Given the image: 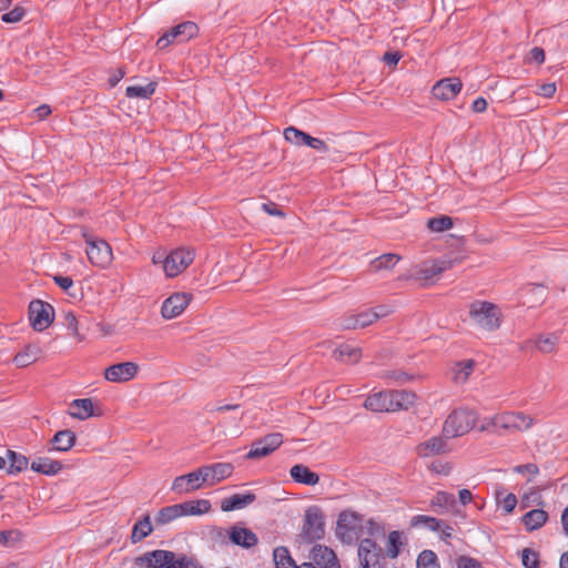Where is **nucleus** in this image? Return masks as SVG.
<instances>
[{
    "instance_id": "f257e3e1",
    "label": "nucleus",
    "mask_w": 568,
    "mask_h": 568,
    "mask_svg": "<svg viewBox=\"0 0 568 568\" xmlns=\"http://www.w3.org/2000/svg\"><path fill=\"white\" fill-rule=\"evenodd\" d=\"M469 320L481 331L494 332L500 327L503 313L500 308L487 301H474L469 304Z\"/></svg>"
},
{
    "instance_id": "f03ea898",
    "label": "nucleus",
    "mask_w": 568,
    "mask_h": 568,
    "mask_svg": "<svg viewBox=\"0 0 568 568\" xmlns=\"http://www.w3.org/2000/svg\"><path fill=\"white\" fill-rule=\"evenodd\" d=\"M477 418V413L466 407L453 410L444 422V437L456 438L464 436L475 427Z\"/></svg>"
},
{
    "instance_id": "7ed1b4c3",
    "label": "nucleus",
    "mask_w": 568,
    "mask_h": 568,
    "mask_svg": "<svg viewBox=\"0 0 568 568\" xmlns=\"http://www.w3.org/2000/svg\"><path fill=\"white\" fill-rule=\"evenodd\" d=\"M140 565L148 568H192L193 562L185 556H176L170 550H153L138 558Z\"/></svg>"
},
{
    "instance_id": "20e7f679",
    "label": "nucleus",
    "mask_w": 568,
    "mask_h": 568,
    "mask_svg": "<svg viewBox=\"0 0 568 568\" xmlns=\"http://www.w3.org/2000/svg\"><path fill=\"white\" fill-rule=\"evenodd\" d=\"M532 418L521 412H505L493 416L495 434L506 435L524 432L531 427Z\"/></svg>"
},
{
    "instance_id": "39448f33",
    "label": "nucleus",
    "mask_w": 568,
    "mask_h": 568,
    "mask_svg": "<svg viewBox=\"0 0 568 568\" xmlns=\"http://www.w3.org/2000/svg\"><path fill=\"white\" fill-rule=\"evenodd\" d=\"M82 236L87 243L85 253L88 255L89 261L98 267H106L111 264L113 260L112 248L102 239H97L90 235L87 230H83Z\"/></svg>"
},
{
    "instance_id": "423d86ee",
    "label": "nucleus",
    "mask_w": 568,
    "mask_h": 568,
    "mask_svg": "<svg viewBox=\"0 0 568 568\" xmlns=\"http://www.w3.org/2000/svg\"><path fill=\"white\" fill-rule=\"evenodd\" d=\"M452 266L453 260L446 256L436 260H427L414 265L408 277L426 283L446 270L452 268Z\"/></svg>"
},
{
    "instance_id": "0eeeda50",
    "label": "nucleus",
    "mask_w": 568,
    "mask_h": 568,
    "mask_svg": "<svg viewBox=\"0 0 568 568\" xmlns=\"http://www.w3.org/2000/svg\"><path fill=\"white\" fill-rule=\"evenodd\" d=\"M362 531V518L358 514L345 510L338 516L336 535L345 542L357 540Z\"/></svg>"
},
{
    "instance_id": "6e6552de",
    "label": "nucleus",
    "mask_w": 568,
    "mask_h": 568,
    "mask_svg": "<svg viewBox=\"0 0 568 568\" xmlns=\"http://www.w3.org/2000/svg\"><path fill=\"white\" fill-rule=\"evenodd\" d=\"M199 27L192 21H184L166 31L156 42L159 49H165L173 42H185L196 37Z\"/></svg>"
},
{
    "instance_id": "1a4fd4ad",
    "label": "nucleus",
    "mask_w": 568,
    "mask_h": 568,
    "mask_svg": "<svg viewBox=\"0 0 568 568\" xmlns=\"http://www.w3.org/2000/svg\"><path fill=\"white\" fill-rule=\"evenodd\" d=\"M54 318L53 307L45 302L34 300L29 305V320L33 329L42 332Z\"/></svg>"
},
{
    "instance_id": "9d476101",
    "label": "nucleus",
    "mask_w": 568,
    "mask_h": 568,
    "mask_svg": "<svg viewBox=\"0 0 568 568\" xmlns=\"http://www.w3.org/2000/svg\"><path fill=\"white\" fill-rule=\"evenodd\" d=\"M194 253L184 247L171 251L166 255L164 273L168 277L181 274L193 262Z\"/></svg>"
},
{
    "instance_id": "9b49d317",
    "label": "nucleus",
    "mask_w": 568,
    "mask_h": 568,
    "mask_svg": "<svg viewBox=\"0 0 568 568\" xmlns=\"http://www.w3.org/2000/svg\"><path fill=\"white\" fill-rule=\"evenodd\" d=\"M283 444V435L281 433H271L252 443L247 459H258L266 457L275 452Z\"/></svg>"
},
{
    "instance_id": "f8f14e48",
    "label": "nucleus",
    "mask_w": 568,
    "mask_h": 568,
    "mask_svg": "<svg viewBox=\"0 0 568 568\" xmlns=\"http://www.w3.org/2000/svg\"><path fill=\"white\" fill-rule=\"evenodd\" d=\"M303 536L308 541L321 539L324 536L323 514L317 506H312L305 511Z\"/></svg>"
},
{
    "instance_id": "ddd939ff",
    "label": "nucleus",
    "mask_w": 568,
    "mask_h": 568,
    "mask_svg": "<svg viewBox=\"0 0 568 568\" xmlns=\"http://www.w3.org/2000/svg\"><path fill=\"white\" fill-rule=\"evenodd\" d=\"M303 568H341L335 552L323 545L312 548L310 561L303 564Z\"/></svg>"
},
{
    "instance_id": "4468645a",
    "label": "nucleus",
    "mask_w": 568,
    "mask_h": 568,
    "mask_svg": "<svg viewBox=\"0 0 568 568\" xmlns=\"http://www.w3.org/2000/svg\"><path fill=\"white\" fill-rule=\"evenodd\" d=\"M381 556L382 549L374 540L365 538L361 541L358 546V558L362 568H381Z\"/></svg>"
},
{
    "instance_id": "2eb2a0df",
    "label": "nucleus",
    "mask_w": 568,
    "mask_h": 568,
    "mask_svg": "<svg viewBox=\"0 0 568 568\" xmlns=\"http://www.w3.org/2000/svg\"><path fill=\"white\" fill-rule=\"evenodd\" d=\"M139 372L138 364L123 362L109 366L104 371V377L112 383H125L134 378Z\"/></svg>"
},
{
    "instance_id": "dca6fc26",
    "label": "nucleus",
    "mask_w": 568,
    "mask_h": 568,
    "mask_svg": "<svg viewBox=\"0 0 568 568\" xmlns=\"http://www.w3.org/2000/svg\"><path fill=\"white\" fill-rule=\"evenodd\" d=\"M192 295L189 293H174L168 297L161 307V314L164 318L171 320L178 317L183 313L185 307L189 305Z\"/></svg>"
},
{
    "instance_id": "f3484780",
    "label": "nucleus",
    "mask_w": 568,
    "mask_h": 568,
    "mask_svg": "<svg viewBox=\"0 0 568 568\" xmlns=\"http://www.w3.org/2000/svg\"><path fill=\"white\" fill-rule=\"evenodd\" d=\"M462 88L463 83L459 78H445L434 84L432 93L438 100L449 101L456 98Z\"/></svg>"
},
{
    "instance_id": "a211bd4d",
    "label": "nucleus",
    "mask_w": 568,
    "mask_h": 568,
    "mask_svg": "<svg viewBox=\"0 0 568 568\" xmlns=\"http://www.w3.org/2000/svg\"><path fill=\"white\" fill-rule=\"evenodd\" d=\"M364 407L375 413H390L395 412L392 405L390 392L384 390L369 395L365 402Z\"/></svg>"
},
{
    "instance_id": "6ab92c4d",
    "label": "nucleus",
    "mask_w": 568,
    "mask_h": 568,
    "mask_svg": "<svg viewBox=\"0 0 568 568\" xmlns=\"http://www.w3.org/2000/svg\"><path fill=\"white\" fill-rule=\"evenodd\" d=\"M229 536L234 545L243 548L254 547L258 541L257 536L251 529L239 525L231 527Z\"/></svg>"
},
{
    "instance_id": "aec40b11",
    "label": "nucleus",
    "mask_w": 568,
    "mask_h": 568,
    "mask_svg": "<svg viewBox=\"0 0 568 568\" xmlns=\"http://www.w3.org/2000/svg\"><path fill=\"white\" fill-rule=\"evenodd\" d=\"M446 452V442L439 436H434L416 446V453L422 458L444 454Z\"/></svg>"
},
{
    "instance_id": "412c9836",
    "label": "nucleus",
    "mask_w": 568,
    "mask_h": 568,
    "mask_svg": "<svg viewBox=\"0 0 568 568\" xmlns=\"http://www.w3.org/2000/svg\"><path fill=\"white\" fill-rule=\"evenodd\" d=\"M201 487L200 477L196 470L186 475L178 476L172 483V490L178 494L194 491Z\"/></svg>"
},
{
    "instance_id": "4be33fe9",
    "label": "nucleus",
    "mask_w": 568,
    "mask_h": 568,
    "mask_svg": "<svg viewBox=\"0 0 568 568\" xmlns=\"http://www.w3.org/2000/svg\"><path fill=\"white\" fill-rule=\"evenodd\" d=\"M77 437L75 434L70 429L59 430L54 434L51 439V447L48 449L49 452H60L64 453L70 450L75 444Z\"/></svg>"
},
{
    "instance_id": "5701e85b",
    "label": "nucleus",
    "mask_w": 568,
    "mask_h": 568,
    "mask_svg": "<svg viewBox=\"0 0 568 568\" xmlns=\"http://www.w3.org/2000/svg\"><path fill=\"white\" fill-rule=\"evenodd\" d=\"M256 499V496L252 491L245 494H235L231 497L224 498L221 503V509L223 511H232L236 509L245 508Z\"/></svg>"
},
{
    "instance_id": "b1692460",
    "label": "nucleus",
    "mask_w": 568,
    "mask_h": 568,
    "mask_svg": "<svg viewBox=\"0 0 568 568\" xmlns=\"http://www.w3.org/2000/svg\"><path fill=\"white\" fill-rule=\"evenodd\" d=\"M42 355V348L38 344L26 345L14 357L13 363L18 367H27L38 361Z\"/></svg>"
},
{
    "instance_id": "393cba45",
    "label": "nucleus",
    "mask_w": 568,
    "mask_h": 568,
    "mask_svg": "<svg viewBox=\"0 0 568 568\" xmlns=\"http://www.w3.org/2000/svg\"><path fill=\"white\" fill-rule=\"evenodd\" d=\"M62 463L49 457H37L31 463V470L45 475L54 476L62 469Z\"/></svg>"
},
{
    "instance_id": "a878e982",
    "label": "nucleus",
    "mask_w": 568,
    "mask_h": 568,
    "mask_svg": "<svg viewBox=\"0 0 568 568\" xmlns=\"http://www.w3.org/2000/svg\"><path fill=\"white\" fill-rule=\"evenodd\" d=\"M290 475L294 481L307 486H314L320 481V476L302 464L294 465L290 470Z\"/></svg>"
},
{
    "instance_id": "bb28decb",
    "label": "nucleus",
    "mask_w": 568,
    "mask_h": 568,
    "mask_svg": "<svg viewBox=\"0 0 568 568\" xmlns=\"http://www.w3.org/2000/svg\"><path fill=\"white\" fill-rule=\"evenodd\" d=\"M70 416L80 420L88 419L95 415L94 405L91 398L74 399L70 404Z\"/></svg>"
},
{
    "instance_id": "cd10ccee",
    "label": "nucleus",
    "mask_w": 568,
    "mask_h": 568,
    "mask_svg": "<svg viewBox=\"0 0 568 568\" xmlns=\"http://www.w3.org/2000/svg\"><path fill=\"white\" fill-rule=\"evenodd\" d=\"M376 321V315H374L372 310H366L363 312H359L356 315L348 316L345 320L344 327L347 329H356V328H364L366 326H369Z\"/></svg>"
},
{
    "instance_id": "c85d7f7f",
    "label": "nucleus",
    "mask_w": 568,
    "mask_h": 568,
    "mask_svg": "<svg viewBox=\"0 0 568 568\" xmlns=\"http://www.w3.org/2000/svg\"><path fill=\"white\" fill-rule=\"evenodd\" d=\"M392 405L394 406V410H407L409 409L416 400V395L412 392L407 390H389Z\"/></svg>"
},
{
    "instance_id": "c756f323",
    "label": "nucleus",
    "mask_w": 568,
    "mask_h": 568,
    "mask_svg": "<svg viewBox=\"0 0 568 568\" xmlns=\"http://www.w3.org/2000/svg\"><path fill=\"white\" fill-rule=\"evenodd\" d=\"M152 531L153 526L151 523V517L145 515L142 519L134 524L131 532V540L133 544H136L150 536Z\"/></svg>"
},
{
    "instance_id": "7c9ffc66",
    "label": "nucleus",
    "mask_w": 568,
    "mask_h": 568,
    "mask_svg": "<svg viewBox=\"0 0 568 568\" xmlns=\"http://www.w3.org/2000/svg\"><path fill=\"white\" fill-rule=\"evenodd\" d=\"M474 367L475 362L473 359H466L456 363L452 369L454 382L456 384H464L465 382H467V379L474 372Z\"/></svg>"
},
{
    "instance_id": "2f4dec72",
    "label": "nucleus",
    "mask_w": 568,
    "mask_h": 568,
    "mask_svg": "<svg viewBox=\"0 0 568 568\" xmlns=\"http://www.w3.org/2000/svg\"><path fill=\"white\" fill-rule=\"evenodd\" d=\"M183 514H182V508H181V505L180 504H175V505H171V506H166V507H163L161 508L158 514L155 515V524L156 525H166V524H170L171 521L182 517Z\"/></svg>"
},
{
    "instance_id": "473e14b6",
    "label": "nucleus",
    "mask_w": 568,
    "mask_h": 568,
    "mask_svg": "<svg viewBox=\"0 0 568 568\" xmlns=\"http://www.w3.org/2000/svg\"><path fill=\"white\" fill-rule=\"evenodd\" d=\"M156 89V82L151 81L144 85L134 84L129 85L125 90V95L130 99H150Z\"/></svg>"
},
{
    "instance_id": "72a5a7b5",
    "label": "nucleus",
    "mask_w": 568,
    "mask_h": 568,
    "mask_svg": "<svg viewBox=\"0 0 568 568\" xmlns=\"http://www.w3.org/2000/svg\"><path fill=\"white\" fill-rule=\"evenodd\" d=\"M180 505L183 516L203 515L211 509V503L206 499L190 500Z\"/></svg>"
},
{
    "instance_id": "f704fd0d",
    "label": "nucleus",
    "mask_w": 568,
    "mask_h": 568,
    "mask_svg": "<svg viewBox=\"0 0 568 568\" xmlns=\"http://www.w3.org/2000/svg\"><path fill=\"white\" fill-rule=\"evenodd\" d=\"M548 514L544 509H532L523 516V523L528 530H535L545 525Z\"/></svg>"
},
{
    "instance_id": "c9c22d12",
    "label": "nucleus",
    "mask_w": 568,
    "mask_h": 568,
    "mask_svg": "<svg viewBox=\"0 0 568 568\" xmlns=\"http://www.w3.org/2000/svg\"><path fill=\"white\" fill-rule=\"evenodd\" d=\"M334 356L346 363L355 364L361 359V349L351 345L342 344L334 351Z\"/></svg>"
},
{
    "instance_id": "e433bc0d",
    "label": "nucleus",
    "mask_w": 568,
    "mask_h": 568,
    "mask_svg": "<svg viewBox=\"0 0 568 568\" xmlns=\"http://www.w3.org/2000/svg\"><path fill=\"white\" fill-rule=\"evenodd\" d=\"M273 560L276 568H303L297 566L286 547H276L273 551Z\"/></svg>"
},
{
    "instance_id": "4c0bfd02",
    "label": "nucleus",
    "mask_w": 568,
    "mask_h": 568,
    "mask_svg": "<svg viewBox=\"0 0 568 568\" xmlns=\"http://www.w3.org/2000/svg\"><path fill=\"white\" fill-rule=\"evenodd\" d=\"M413 527H423L432 531H439L444 527V521L426 515H416L412 518Z\"/></svg>"
},
{
    "instance_id": "58836bf2",
    "label": "nucleus",
    "mask_w": 568,
    "mask_h": 568,
    "mask_svg": "<svg viewBox=\"0 0 568 568\" xmlns=\"http://www.w3.org/2000/svg\"><path fill=\"white\" fill-rule=\"evenodd\" d=\"M7 457L10 462V466L8 469L9 474H18L27 469L29 465V459L24 455L16 453L13 450H8Z\"/></svg>"
},
{
    "instance_id": "ea45409f",
    "label": "nucleus",
    "mask_w": 568,
    "mask_h": 568,
    "mask_svg": "<svg viewBox=\"0 0 568 568\" xmlns=\"http://www.w3.org/2000/svg\"><path fill=\"white\" fill-rule=\"evenodd\" d=\"M399 260L400 256L397 254L386 253L375 258L372 262V267L375 271L392 268L398 263Z\"/></svg>"
},
{
    "instance_id": "a19ab883",
    "label": "nucleus",
    "mask_w": 568,
    "mask_h": 568,
    "mask_svg": "<svg viewBox=\"0 0 568 568\" xmlns=\"http://www.w3.org/2000/svg\"><path fill=\"white\" fill-rule=\"evenodd\" d=\"M402 545V532L397 530L390 531L386 545L387 556L392 559L396 558L399 555Z\"/></svg>"
},
{
    "instance_id": "79ce46f5",
    "label": "nucleus",
    "mask_w": 568,
    "mask_h": 568,
    "mask_svg": "<svg viewBox=\"0 0 568 568\" xmlns=\"http://www.w3.org/2000/svg\"><path fill=\"white\" fill-rule=\"evenodd\" d=\"M213 483L217 484L225 478H229L233 473V466L230 463L212 464Z\"/></svg>"
},
{
    "instance_id": "37998d69",
    "label": "nucleus",
    "mask_w": 568,
    "mask_h": 568,
    "mask_svg": "<svg viewBox=\"0 0 568 568\" xmlns=\"http://www.w3.org/2000/svg\"><path fill=\"white\" fill-rule=\"evenodd\" d=\"M427 226L433 232H445L453 227V220L447 215H440L437 217L429 219Z\"/></svg>"
},
{
    "instance_id": "c03bdc74",
    "label": "nucleus",
    "mask_w": 568,
    "mask_h": 568,
    "mask_svg": "<svg viewBox=\"0 0 568 568\" xmlns=\"http://www.w3.org/2000/svg\"><path fill=\"white\" fill-rule=\"evenodd\" d=\"M417 568H438L437 557L432 550H424L417 558Z\"/></svg>"
},
{
    "instance_id": "a18cd8bd",
    "label": "nucleus",
    "mask_w": 568,
    "mask_h": 568,
    "mask_svg": "<svg viewBox=\"0 0 568 568\" xmlns=\"http://www.w3.org/2000/svg\"><path fill=\"white\" fill-rule=\"evenodd\" d=\"M306 135L307 133L294 126H288L284 130L285 140L295 145H304Z\"/></svg>"
},
{
    "instance_id": "49530a36",
    "label": "nucleus",
    "mask_w": 568,
    "mask_h": 568,
    "mask_svg": "<svg viewBox=\"0 0 568 568\" xmlns=\"http://www.w3.org/2000/svg\"><path fill=\"white\" fill-rule=\"evenodd\" d=\"M455 501V497L452 494L445 491H438L432 499V506L446 509L448 505Z\"/></svg>"
},
{
    "instance_id": "de8ad7c7",
    "label": "nucleus",
    "mask_w": 568,
    "mask_h": 568,
    "mask_svg": "<svg viewBox=\"0 0 568 568\" xmlns=\"http://www.w3.org/2000/svg\"><path fill=\"white\" fill-rule=\"evenodd\" d=\"M521 562L526 568H537L539 564L537 552L530 548H525L521 551Z\"/></svg>"
},
{
    "instance_id": "09e8293b",
    "label": "nucleus",
    "mask_w": 568,
    "mask_h": 568,
    "mask_svg": "<svg viewBox=\"0 0 568 568\" xmlns=\"http://www.w3.org/2000/svg\"><path fill=\"white\" fill-rule=\"evenodd\" d=\"M536 347L541 353H551L556 348V338H554L552 336H539L536 342Z\"/></svg>"
},
{
    "instance_id": "8fccbe9b",
    "label": "nucleus",
    "mask_w": 568,
    "mask_h": 568,
    "mask_svg": "<svg viewBox=\"0 0 568 568\" xmlns=\"http://www.w3.org/2000/svg\"><path fill=\"white\" fill-rule=\"evenodd\" d=\"M24 17V10L21 7H14L9 12L2 14L1 20L4 23H17Z\"/></svg>"
},
{
    "instance_id": "3c124183",
    "label": "nucleus",
    "mask_w": 568,
    "mask_h": 568,
    "mask_svg": "<svg viewBox=\"0 0 568 568\" xmlns=\"http://www.w3.org/2000/svg\"><path fill=\"white\" fill-rule=\"evenodd\" d=\"M428 468L434 474L448 476L453 469V466L448 462L435 460L428 466Z\"/></svg>"
},
{
    "instance_id": "603ef678",
    "label": "nucleus",
    "mask_w": 568,
    "mask_h": 568,
    "mask_svg": "<svg viewBox=\"0 0 568 568\" xmlns=\"http://www.w3.org/2000/svg\"><path fill=\"white\" fill-rule=\"evenodd\" d=\"M63 325L73 336H79L78 320L72 312L64 313Z\"/></svg>"
},
{
    "instance_id": "864d4df0",
    "label": "nucleus",
    "mask_w": 568,
    "mask_h": 568,
    "mask_svg": "<svg viewBox=\"0 0 568 568\" xmlns=\"http://www.w3.org/2000/svg\"><path fill=\"white\" fill-rule=\"evenodd\" d=\"M304 145H307L314 150L326 153L328 151V145L321 139L313 138L310 134L306 135Z\"/></svg>"
},
{
    "instance_id": "5fc2aeb1",
    "label": "nucleus",
    "mask_w": 568,
    "mask_h": 568,
    "mask_svg": "<svg viewBox=\"0 0 568 568\" xmlns=\"http://www.w3.org/2000/svg\"><path fill=\"white\" fill-rule=\"evenodd\" d=\"M196 474L200 477L201 485L203 483H207L211 486L215 485V483H213V473H212V466L211 465L200 467L199 469H196Z\"/></svg>"
},
{
    "instance_id": "6e6d98bb",
    "label": "nucleus",
    "mask_w": 568,
    "mask_h": 568,
    "mask_svg": "<svg viewBox=\"0 0 568 568\" xmlns=\"http://www.w3.org/2000/svg\"><path fill=\"white\" fill-rule=\"evenodd\" d=\"M501 507L506 513H511L516 505H517V497L514 494H507L501 500H500Z\"/></svg>"
},
{
    "instance_id": "4d7b16f0",
    "label": "nucleus",
    "mask_w": 568,
    "mask_h": 568,
    "mask_svg": "<svg viewBox=\"0 0 568 568\" xmlns=\"http://www.w3.org/2000/svg\"><path fill=\"white\" fill-rule=\"evenodd\" d=\"M262 210L268 214V215H272V216H280V217H283L284 216V213L283 211L278 207L277 204L273 203V202H268V203H263L262 204Z\"/></svg>"
},
{
    "instance_id": "13d9d810",
    "label": "nucleus",
    "mask_w": 568,
    "mask_h": 568,
    "mask_svg": "<svg viewBox=\"0 0 568 568\" xmlns=\"http://www.w3.org/2000/svg\"><path fill=\"white\" fill-rule=\"evenodd\" d=\"M537 93L544 98H551L556 93V84L554 82L541 84Z\"/></svg>"
},
{
    "instance_id": "bf43d9fd",
    "label": "nucleus",
    "mask_w": 568,
    "mask_h": 568,
    "mask_svg": "<svg viewBox=\"0 0 568 568\" xmlns=\"http://www.w3.org/2000/svg\"><path fill=\"white\" fill-rule=\"evenodd\" d=\"M54 283L64 291H68L72 285L73 281L69 276L55 275L53 277Z\"/></svg>"
},
{
    "instance_id": "052dcab7",
    "label": "nucleus",
    "mask_w": 568,
    "mask_h": 568,
    "mask_svg": "<svg viewBox=\"0 0 568 568\" xmlns=\"http://www.w3.org/2000/svg\"><path fill=\"white\" fill-rule=\"evenodd\" d=\"M514 470L518 474L527 473L532 476L538 474V467L535 464L518 465L514 468Z\"/></svg>"
},
{
    "instance_id": "680f3d73",
    "label": "nucleus",
    "mask_w": 568,
    "mask_h": 568,
    "mask_svg": "<svg viewBox=\"0 0 568 568\" xmlns=\"http://www.w3.org/2000/svg\"><path fill=\"white\" fill-rule=\"evenodd\" d=\"M240 406L237 404H227V405H217V406L207 405L206 409L210 413H215V412L223 413V412H227V410L237 409Z\"/></svg>"
},
{
    "instance_id": "e2e57ef3",
    "label": "nucleus",
    "mask_w": 568,
    "mask_h": 568,
    "mask_svg": "<svg viewBox=\"0 0 568 568\" xmlns=\"http://www.w3.org/2000/svg\"><path fill=\"white\" fill-rule=\"evenodd\" d=\"M530 59L541 64L545 61V51L541 48H532L530 51Z\"/></svg>"
},
{
    "instance_id": "0e129e2a",
    "label": "nucleus",
    "mask_w": 568,
    "mask_h": 568,
    "mask_svg": "<svg viewBox=\"0 0 568 568\" xmlns=\"http://www.w3.org/2000/svg\"><path fill=\"white\" fill-rule=\"evenodd\" d=\"M51 108L48 104H41L34 109V113L39 120H43L51 114Z\"/></svg>"
},
{
    "instance_id": "69168bd1",
    "label": "nucleus",
    "mask_w": 568,
    "mask_h": 568,
    "mask_svg": "<svg viewBox=\"0 0 568 568\" xmlns=\"http://www.w3.org/2000/svg\"><path fill=\"white\" fill-rule=\"evenodd\" d=\"M386 377L394 379L398 384H404L409 379L408 375L403 372H392L388 373Z\"/></svg>"
},
{
    "instance_id": "338daca9",
    "label": "nucleus",
    "mask_w": 568,
    "mask_h": 568,
    "mask_svg": "<svg viewBox=\"0 0 568 568\" xmlns=\"http://www.w3.org/2000/svg\"><path fill=\"white\" fill-rule=\"evenodd\" d=\"M480 432H491L495 434V424H493V417H486L481 420L479 426Z\"/></svg>"
},
{
    "instance_id": "774afa93",
    "label": "nucleus",
    "mask_w": 568,
    "mask_h": 568,
    "mask_svg": "<svg viewBox=\"0 0 568 568\" xmlns=\"http://www.w3.org/2000/svg\"><path fill=\"white\" fill-rule=\"evenodd\" d=\"M471 109L474 112H484L487 109V101L479 97L473 102Z\"/></svg>"
}]
</instances>
